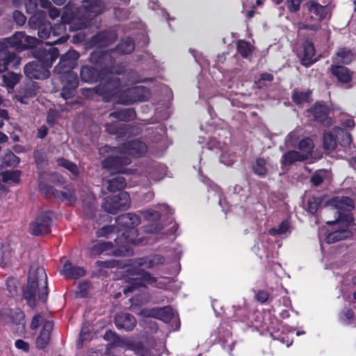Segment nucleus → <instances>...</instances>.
Here are the masks:
<instances>
[{
	"label": "nucleus",
	"instance_id": "1",
	"mask_svg": "<svg viewBox=\"0 0 356 356\" xmlns=\"http://www.w3.org/2000/svg\"><path fill=\"white\" fill-rule=\"evenodd\" d=\"M97 63L100 65L105 66L101 68L105 76L102 77L100 83L94 88V90L102 96L106 102L115 99L119 102L124 86L121 85L119 78L116 77L114 74L122 73V67L114 65L115 60L110 53L103 54Z\"/></svg>",
	"mask_w": 356,
	"mask_h": 356
},
{
	"label": "nucleus",
	"instance_id": "2",
	"mask_svg": "<svg viewBox=\"0 0 356 356\" xmlns=\"http://www.w3.org/2000/svg\"><path fill=\"white\" fill-rule=\"evenodd\" d=\"M79 57L75 50H70L60 58L59 63L54 67V72L60 75L63 88L60 95L65 99H70L75 95L78 86L77 74L72 72Z\"/></svg>",
	"mask_w": 356,
	"mask_h": 356
},
{
	"label": "nucleus",
	"instance_id": "3",
	"mask_svg": "<svg viewBox=\"0 0 356 356\" xmlns=\"http://www.w3.org/2000/svg\"><path fill=\"white\" fill-rule=\"evenodd\" d=\"M23 296L28 305L34 308L37 300L45 302L48 296L47 277L42 267L35 265L31 266L28 283L23 289Z\"/></svg>",
	"mask_w": 356,
	"mask_h": 356
},
{
	"label": "nucleus",
	"instance_id": "4",
	"mask_svg": "<svg viewBox=\"0 0 356 356\" xmlns=\"http://www.w3.org/2000/svg\"><path fill=\"white\" fill-rule=\"evenodd\" d=\"M82 8L84 10L83 18L73 19L70 26L74 30H80L91 26L95 17L102 13L104 3L102 0H83Z\"/></svg>",
	"mask_w": 356,
	"mask_h": 356
},
{
	"label": "nucleus",
	"instance_id": "5",
	"mask_svg": "<svg viewBox=\"0 0 356 356\" xmlns=\"http://www.w3.org/2000/svg\"><path fill=\"white\" fill-rule=\"evenodd\" d=\"M330 206L333 209H336L337 218L334 220L337 224L345 222L346 225H350L353 222V218L350 211L354 209L353 200L346 196H336L325 203Z\"/></svg>",
	"mask_w": 356,
	"mask_h": 356
},
{
	"label": "nucleus",
	"instance_id": "6",
	"mask_svg": "<svg viewBox=\"0 0 356 356\" xmlns=\"http://www.w3.org/2000/svg\"><path fill=\"white\" fill-rule=\"evenodd\" d=\"M147 151L145 143L140 140H133L123 145L122 147H110L105 145L100 148V154H108V156H115L119 154L134 156V154H145Z\"/></svg>",
	"mask_w": 356,
	"mask_h": 356
},
{
	"label": "nucleus",
	"instance_id": "7",
	"mask_svg": "<svg viewBox=\"0 0 356 356\" xmlns=\"http://www.w3.org/2000/svg\"><path fill=\"white\" fill-rule=\"evenodd\" d=\"M130 207L131 198L129 194L126 191L105 197L102 204V207L106 212L113 215L118 212L126 211Z\"/></svg>",
	"mask_w": 356,
	"mask_h": 356
},
{
	"label": "nucleus",
	"instance_id": "8",
	"mask_svg": "<svg viewBox=\"0 0 356 356\" xmlns=\"http://www.w3.org/2000/svg\"><path fill=\"white\" fill-rule=\"evenodd\" d=\"M52 216L49 211L40 212L29 224V233L36 236L49 234L52 225Z\"/></svg>",
	"mask_w": 356,
	"mask_h": 356
},
{
	"label": "nucleus",
	"instance_id": "9",
	"mask_svg": "<svg viewBox=\"0 0 356 356\" xmlns=\"http://www.w3.org/2000/svg\"><path fill=\"white\" fill-rule=\"evenodd\" d=\"M150 97L149 89L143 86L132 88H123L122 94L119 98V103L122 104H131L137 101H146Z\"/></svg>",
	"mask_w": 356,
	"mask_h": 356
},
{
	"label": "nucleus",
	"instance_id": "10",
	"mask_svg": "<svg viewBox=\"0 0 356 356\" xmlns=\"http://www.w3.org/2000/svg\"><path fill=\"white\" fill-rule=\"evenodd\" d=\"M136 277L132 279L128 286L124 289V294L140 288H145L146 284H153L156 281V278L152 277L149 273L141 269L136 270Z\"/></svg>",
	"mask_w": 356,
	"mask_h": 356
},
{
	"label": "nucleus",
	"instance_id": "11",
	"mask_svg": "<svg viewBox=\"0 0 356 356\" xmlns=\"http://www.w3.org/2000/svg\"><path fill=\"white\" fill-rule=\"evenodd\" d=\"M131 162L130 157H107L102 161V167L111 175L122 174L127 172L126 166Z\"/></svg>",
	"mask_w": 356,
	"mask_h": 356
},
{
	"label": "nucleus",
	"instance_id": "12",
	"mask_svg": "<svg viewBox=\"0 0 356 356\" xmlns=\"http://www.w3.org/2000/svg\"><path fill=\"white\" fill-rule=\"evenodd\" d=\"M327 224L334 225L336 227L334 231L327 235L325 241L327 243H333L344 240L352 236V232L348 229L350 225H346L345 222L337 224L334 220L327 221Z\"/></svg>",
	"mask_w": 356,
	"mask_h": 356
},
{
	"label": "nucleus",
	"instance_id": "13",
	"mask_svg": "<svg viewBox=\"0 0 356 356\" xmlns=\"http://www.w3.org/2000/svg\"><path fill=\"white\" fill-rule=\"evenodd\" d=\"M104 53H108V51L106 52H93L91 54L90 59L92 61L95 62L97 65H99V69H94L92 67L88 66H83L81 67L80 71V76L81 79L84 82L87 83H93L97 80L98 78V70L100 71L101 73L104 74L102 71L101 70V68L103 67H105L104 65H100L99 63H97V60H99V57Z\"/></svg>",
	"mask_w": 356,
	"mask_h": 356
},
{
	"label": "nucleus",
	"instance_id": "14",
	"mask_svg": "<svg viewBox=\"0 0 356 356\" xmlns=\"http://www.w3.org/2000/svg\"><path fill=\"white\" fill-rule=\"evenodd\" d=\"M24 72L29 79H42L47 76L44 65L40 60L27 63L24 67Z\"/></svg>",
	"mask_w": 356,
	"mask_h": 356
},
{
	"label": "nucleus",
	"instance_id": "15",
	"mask_svg": "<svg viewBox=\"0 0 356 356\" xmlns=\"http://www.w3.org/2000/svg\"><path fill=\"white\" fill-rule=\"evenodd\" d=\"M62 22L58 24H55L54 28L52 29V37L55 38L60 35L56 40H51L47 42V44L54 45L58 43H64L68 39V36L65 35V24H70L71 22V18L66 17L65 15H62L61 17Z\"/></svg>",
	"mask_w": 356,
	"mask_h": 356
},
{
	"label": "nucleus",
	"instance_id": "16",
	"mask_svg": "<svg viewBox=\"0 0 356 356\" xmlns=\"http://www.w3.org/2000/svg\"><path fill=\"white\" fill-rule=\"evenodd\" d=\"M161 213L159 211L147 210L145 212V217L149 223L144 227V232L148 234H156L162 230L163 226L159 222Z\"/></svg>",
	"mask_w": 356,
	"mask_h": 356
},
{
	"label": "nucleus",
	"instance_id": "17",
	"mask_svg": "<svg viewBox=\"0 0 356 356\" xmlns=\"http://www.w3.org/2000/svg\"><path fill=\"white\" fill-rule=\"evenodd\" d=\"M90 252L92 255H97L104 252L117 257L125 255L123 250L114 249L113 243L110 241H101L95 243L91 247Z\"/></svg>",
	"mask_w": 356,
	"mask_h": 356
},
{
	"label": "nucleus",
	"instance_id": "18",
	"mask_svg": "<svg viewBox=\"0 0 356 356\" xmlns=\"http://www.w3.org/2000/svg\"><path fill=\"white\" fill-rule=\"evenodd\" d=\"M115 323L118 329L131 331L135 327L136 320L129 313H118L115 316Z\"/></svg>",
	"mask_w": 356,
	"mask_h": 356
},
{
	"label": "nucleus",
	"instance_id": "19",
	"mask_svg": "<svg viewBox=\"0 0 356 356\" xmlns=\"http://www.w3.org/2000/svg\"><path fill=\"white\" fill-rule=\"evenodd\" d=\"M21 58L13 52L7 49L0 51V72H4L8 66L17 67L20 63Z\"/></svg>",
	"mask_w": 356,
	"mask_h": 356
},
{
	"label": "nucleus",
	"instance_id": "20",
	"mask_svg": "<svg viewBox=\"0 0 356 356\" xmlns=\"http://www.w3.org/2000/svg\"><path fill=\"white\" fill-rule=\"evenodd\" d=\"M115 222L120 227L126 229H132L140 225V218L136 213H127L116 217Z\"/></svg>",
	"mask_w": 356,
	"mask_h": 356
},
{
	"label": "nucleus",
	"instance_id": "21",
	"mask_svg": "<svg viewBox=\"0 0 356 356\" xmlns=\"http://www.w3.org/2000/svg\"><path fill=\"white\" fill-rule=\"evenodd\" d=\"M308 10L310 14V19L317 21V23L326 18L330 13L327 6H322L314 1L310 2Z\"/></svg>",
	"mask_w": 356,
	"mask_h": 356
},
{
	"label": "nucleus",
	"instance_id": "22",
	"mask_svg": "<svg viewBox=\"0 0 356 356\" xmlns=\"http://www.w3.org/2000/svg\"><path fill=\"white\" fill-rule=\"evenodd\" d=\"M315 48L312 42L306 41L302 47V51L298 54L302 64L305 66H309L315 63L317 59L314 58Z\"/></svg>",
	"mask_w": 356,
	"mask_h": 356
},
{
	"label": "nucleus",
	"instance_id": "23",
	"mask_svg": "<svg viewBox=\"0 0 356 356\" xmlns=\"http://www.w3.org/2000/svg\"><path fill=\"white\" fill-rule=\"evenodd\" d=\"M103 187H105L108 192L114 193L124 189L127 186V181L124 177L118 175L102 181Z\"/></svg>",
	"mask_w": 356,
	"mask_h": 356
},
{
	"label": "nucleus",
	"instance_id": "24",
	"mask_svg": "<svg viewBox=\"0 0 356 356\" xmlns=\"http://www.w3.org/2000/svg\"><path fill=\"white\" fill-rule=\"evenodd\" d=\"M116 38L117 33L115 31H102L93 37L92 42L99 47H106L113 42Z\"/></svg>",
	"mask_w": 356,
	"mask_h": 356
},
{
	"label": "nucleus",
	"instance_id": "25",
	"mask_svg": "<svg viewBox=\"0 0 356 356\" xmlns=\"http://www.w3.org/2000/svg\"><path fill=\"white\" fill-rule=\"evenodd\" d=\"M311 112L316 121L325 125L331 123L330 118L327 117L329 110L326 106L316 104L311 108Z\"/></svg>",
	"mask_w": 356,
	"mask_h": 356
},
{
	"label": "nucleus",
	"instance_id": "26",
	"mask_svg": "<svg viewBox=\"0 0 356 356\" xmlns=\"http://www.w3.org/2000/svg\"><path fill=\"white\" fill-rule=\"evenodd\" d=\"M53 323L51 321H46L43 325L39 336L36 339V347L39 349L44 348L49 342L50 334L53 330Z\"/></svg>",
	"mask_w": 356,
	"mask_h": 356
},
{
	"label": "nucleus",
	"instance_id": "27",
	"mask_svg": "<svg viewBox=\"0 0 356 356\" xmlns=\"http://www.w3.org/2000/svg\"><path fill=\"white\" fill-rule=\"evenodd\" d=\"M165 261L163 256L160 254L150 255L136 259L135 264L138 266H144L147 268H152L154 266L162 264Z\"/></svg>",
	"mask_w": 356,
	"mask_h": 356
},
{
	"label": "nucleus",
	"instance_id": "28",
	"mask_svg": "<svg viewBox=\"0 0 356 356\" xmlns=\"http://www.w3.org/2000/svg\"><path fill=\"white\" fill-rule=\"evenodd\" d=\"M330 72L342 83H348L352 80L351 72L344 66L332 65Z\"/></svg>",
	"mask_w": 356,
	"mask_h": 356
},
{
	"label": "nucleus",
	"instance_id": "29",
	"mask_svg": "<svg viewBox=\"0 0 356 356\" xmlns=\"http://www.w3.org/2000/svg\"><path fill=\"white\" fill-rule=\"evenodd\" d=\"M132 350L137 356H160V352L156 347L136 343L132 345Z\"/></svg>",
	"mask_w": 356,
	"mask_h": 356
},
{
	"label": "nucleus",
	"instance_id": "30",
	"mask_svg": "<svg viewBox=\"0 0 356 356\" xmlns=\"http://www.w3.org/2000/svg\"><path fill=\"white\" fill-rule=\"evenodd\" d=\"M63 273L67 278L78 279L85 275L83 268L75 266L70 262L64 264Z\"/></svg>",
	"mask_w": 356,
	"mask_h": 356
},
{
	"label": "nucleus",
	"instance_id": "31",
	"mask_svg": "<svg viewBox=\"0 0 356 356\" xmlns=\"http://www.w3.org/2000/svg\"><path fill=\"white\" fill-rule=\"evenodd\" d=\"M354 55L350 49L341 48L333 57V62L336 63L349 64L353 60Z\"/></svg>",
	"mask_w": 356,
	"mask_h": 356
},
{
	"label": "nucleus",
	"instance_id": "32",
	"mask_svg": "<svg viewBox=\"0 0 356 356\" xmlns=\"http://www.w3.org/2000/svg\"><path fill=\"white\" fill-rule=\"evenodd\" d=\"M136 112L133 108H127L122 111L111 113L110 118H116L120 121H131L135 119Z\"/></svg>",
	"mask_w": 356,
	"mask_h": 356
},
{
	"label": "nucleus",
	"instance_id": "33",
	"mask_svg": "<svg viewBox=\"0 0 356 356\" xmlns=\"http://www.w3.org/2000/svg\"><path fill=\"white\" fill-rule=\"evenodd\" d=\"M24 41V33L17 32L6 39V44L15 49L23 50V42Z\"/></svg>",
	"mask_w": 356,
	"mask_h": 356
},
{
	"label": "nucleus",
	"instance_id": "34",
	"mask_svg": "<svg viewBox=\"0 0 356 356\" xmlns=\"http://www.w3.org/2000/svg\"><path fill=\"white\" fill-rule=\"evenodd\" d=\"M336 136L333 132L325 131L323 134V148L326 154L332 152L337 147Z\"/></svg>",
	"mask_w": 356,
	"mask_h": 356
},
{
	"label": "nucleus",
	"instance_id": "35",
	"mask_svg": "<svg viewBox=\"0 0 356 356\" xmlns=\"http://www.w3.org/2000/svg\"><path fill=\"white\" fill-rule=\"evenodd\" d=\"M333 132L341 145L346 146L351 143V136L346 130L339 127H334Z\"/></svg>",
	"mask_w": 356,
	"mask_h": 356
},
{
	"label": "nucleus",
	"instance_id": "36",
	"mask_svg": "<svg viewBox=\"0 0 356 356\" xmlns=\"http://www.w3.org/2000/svg\"><path fill=\"white\" fill-rule=\"evenodd\" d=\"M314 144L312 140L309 138H305L301 140L298 144V149L301 156H307L314 152Z\"/></svg>",
	"mask_w": 356,
	"mask_h": 356
},
{
	"label": "nucleus",
	"instance_id": "37",
	"mask_svg": "<svg viewBox=\"0 0 356 356\" xmlns=\"http://www.w3.org/2000/svg\"><path fill=\"white\" fill-rule=\"evenodd\" d=\"M254 172L261 177L265 176L268 172V165L265 159L257 157L255 162L252 164Z\"/></svg>",
	"mask_w": 356,
	"mask_h": 356
},
{
	"label": "nucleus",
	"instance_id": "38",
	"mask_svg": "<svg viewBox=\"0 0 356 356\" xmlns=\"http://www.w3.org/2000/svg\"><path fill=\"white\" fill-rule=\"evenodd\" d=\"M56 198L62 200H66L70 204H73L76 201L74 191L70 186L65 187L64 191H58Z\"/></svg>",
	"mask_w": 356,
	"mask_h": 356
},
{
	"label": "nucleus",
	"instance_id": "39",
	"mask_svg": "<svg viewBox=\"0 0 356 356\" xmlns=\"http://www.w3.org/2000/svg\"><path fill=\"white\" fill-rule=\"evenodd\" d=\"M135 48V44L131 38H126L121 40L117 47V51L122 54H130Z\"/></svg>",
	"mask_w": 356,
	"mask_h": 356
},
{
	"label": "nucleus",
	"instance_id": "40",
	"mask_svg": "<svg viewBox=\"0 0 356 356\" xmlns=\"http://www.w3.org/2000/svg\"><path fill=\"white\" fill-rule=\"evenodd\" d=\"M173 316L172 309L170 307L156 308L155 318L164 322H168Z\"/></svg>",
	"mask_w": 356,
	"mask_h": 356
},
{
	"label": "nucleus",
	"instance_id": "41",
	"mask_svg": "<svg viewBox=\"0 0 356 356\" xmlns=\"http://www.w3.org/2000/svg\"><path fill=\"white\" fill-rule=\"evenodd\" d=\"M0 177L1 181L5 183L8 181L18 183L19 181L20 172L18 170H4V172H0Z\"/></svg>",
	"mask_w": 356,
	"mask_h": 356
},
{
	"label": "nucleus",
	"instance_id": "42",
	"mask_svg": "<svg viewBox=\"0 0 356 356\" xmlns=\"http://www.w3.org/2000/svg\"><path fill=\"white\" fill-rule=\"evenodd\" d=\"M323 200L324 197L322 196L309 197L307 204V211L312 214L316 213L323 202Z\"/></svg>",
	"mask_w": 356,
	"mask_h": 356
},
{
	"label": "nucleus",
	"instance_id": "43",
	"mask_svg": "<svg viewBox=\"0 0 356 356\" xmlns=\"http://www.w3.org/2000/svg\"><path fill=\"white\" fill-rule=\"evenodd\" d=\"M38 37L41 39H51L52 27L50 22H44L38 26Z\"/></svg>",
	"mask_w": 356,
	"mask_h": 356
},
{
	"label": "nucleus",
	"instance_id": "44",
	"mask_svg": "<svg viewBox=\"0 0 356 356\" xmlns=\"http://www.w3.org/2000/svg\"><path fill=\"white\" fill-rule=\"evenodd\" d=\"M57 164L61 167L65 168L75 176L79 174V169L76 164L68 161L64 157H60L57 159Z\"/></svg>",
	"mask_w": 356,
	"mask_h": 356
},
{
	"label": "nucleus",
	"instance_id": "45",
	"mask_svg": "<svg viewBox=\"0 0 356 356\" xmlns=\"http://www.w3.org/2000/svg\"><path fill=\"white\" fill-rule=\"evenodd\" d=\"M237 50L244 58H248L252 54V47L250 44L243 40L238 41Z\"/></svg>",
	"mask_w": 356,
	"mask_h": 356
},
{
	"label": "nucleus",
	"instance_id": "46",
	"mask_svg": "<svg viewBox=\"0 0 356 356\" xmlns=\"http://www.w3.org/2000/svg\"><path fill=\"white\" fill-rule=\"evenodd\" d=\"M40 190L47 198L56 197L58 191L44 183L40 184Z\"/></svg>",
	"mask_w": 356,
	"mask_h": 356
},
{
	"label": "nucleus",
	"instance_id": "47",
	"mask_svg": "<svg viewBox=\"0 0 356 356\" xmlns=\"http://www.w3.org/2000/svg\"><path fill=\"white\" fill-rule=\"evenodd\" d=\"M19 79L20 76L14 72H8L3 75V81L10 88H13L19 82Z\"/></svg>",
	"mask_w": 356,
	"mask_h": 356
},
{
	"label": "nucleus",
	"instance_id": "48",
	"mask_svg": "<svg viewBox=\"0 0 356 356\" xmlns=\"http://www.w3.org/2000/svg\"><path fill=\"white\" fill-rule=\"evenodd\" d=\"M300 135L297 130H294L290 132L285 138V143L287 147H294L297 145V142L299 140Z\"/></svg>",
	"mask_w": 356,
	"mask_h": 356
},
{
	"label": "nucleus",
	"instance_id": "49",
	"mask_svg": "<svg viewBox=\"0 0 356 356\" xmlns=\"http://www.w3.org/2000/svg\"><path fill=\"white\" fill-rule=\"evenodd\" d=\"M289 225L286 221L282 222L277 228H271L269 229V234L270 235H280L286 233L289 230Z\"/></svg>",
	"mask_w": 356,
	"mask_h": 356
},
{
	"label": "nucleus",
	"instance_id": "50",
	"mask_svg": "<svg viewBox=\"0 0 356 356\" xmlns=\"http://www.w3.org/2000/svg\"><path fill=\"white\" fill-rule=\"evenodd\" d=\"M309 94L304 92H295L292 95V99L298 104H302L308 101Z\"/></svg>",
	"mask_w": 356,
	"mask_h": 356
},
{
	"label": "nucleus",
	"instance_id": "51",
	"mask_svg": "<svg viewBox=\"0 0 356 356\" xmlns=\"http://www.w3.org/2000/svg\"><path fill=\"white\" fill-rule=\"evenodd\" d=\"M117 228L115 225H106L99 229L96 234L99 237H107L108 234L115 232Z\"/></svg>",
	"mask_w": 356,
	"mask_h": 356
},
{
	"label": "nucleus",
	"instance_id": "52",
	"mask_svg": "<svg viewBox=\"0 0 356 356\" xmlns=\"http://www.w3.org/2000/svg\"><path fill=\"white\" fill-rule=\"evenodd\" d=\"M6 289L8 295L15 296L17 293V282L13 278H9L6 280Z\"/></svg>",
	"mask_w": 356,
	"mask_h": 356
},
{
	"label": "nucleus",
	"instance_id": "53",
	"mask_svg": "<svg viewBox=\"0 0 356 356\" xmlns=\"http://www.w3.org/2000/svg\"><path fill=\"white\" fill-rule=\"evenodd\" d=\"M104 339L106 341H110L114 345H119L121 339L116 334L111 330H108L104 335Z\"/></svg>",
	"mask_w": 356,
	"mask_h": 356
},
{
	"label": "nucleus",
	"instance_id": "54",
	"mask_svg": "<svg viewBox=\"0 0 356 356\" xmlns=\"http://www.w3.org/2000/svg\"><path fill=\"white\" fill-rule=\"evenodd\" d=\"M24 42H23V50L29 48H33L38 44V39L35 37L26 35L24 34Z\"/></svg>",
	"mask_w": 356,
	"mask_h": 356
},
{
	"label": "nucleus",
	"instance_id": "55",
	"mask_svg": "<svg viewBox=\"0 0 356 356\" xmlns=\"http://www.w3.org/2000/svg\"><path fill=\"white\" fill-rule=\"evenodd\" d=\"M308 157H283L282 160V165L283 168H286L287 166L291 165L296 161H302Z\"/></svg>",
	"mask_w": 356,
	"mask_h": 356
},
{
	"label": "nucleus",
	"instance_id": "56",
	"mask_svg": "<svg viewBox=\"0 0 356 356\" xmlns=\"http://www.w3.org/2000/svg\"><path fill=\"white\" fill-rule=\"evenodd\" d=\"M296 26H297L298 29H300V30L308 29V30H312V31H317L321 29V25L319 23L308 24L305 22H298V23H297Z\"/></svg>",
	"mask_w": 356,
	"mask_h": 356
},
{
	"label": "nucleus",
	"instance_id": "57",
	"mask_svg": "<svg viewBox=\"0 0 356 356\" xmlns=\"http://www.w3.org/2000/svg\"><path fill=\"white\" fill-rule=\"evenodd\" d=\"M303 0H286V4L291 12L295 13L300 9V5Z\"/></svg>",
	"mask_w": 356,
	"mask_h": 356
},
{
	"label": "nucleus",
	"instance_id": "58",
	"mask_svg": "<svg viewBox=\"0 0 356 356\" xmlns=\"http://www.w3.org/2000/svg\"><path fill=\"white\" fill-rule=\"evenodd\" d=\"M13 17L16 24L19 26H22L26 22V17L19 10H15Z\"/></svg>",
	"mask_w": 356,
	"mask_h": 356
},
{
	"label": "nucleus",
	"instance_id": "59",
	"mask_svg": "<svg viewBox=\"0 0 356 356\" xmlns=\"http://www.w3.org/2000/svg\"><path fill=\"white\" fill-rule=\"evenodd\" d=\"M49 181L58 185H63L65 182V178L56 172L50 174Z\"/></svg>",
	"mask_w": 356,
	"mask_h": 356
},
{
	"label": "nucleus",
	"instance_id": "60",
	"mask_svg": "<svg viewBox=\"0 0 356 356\" xmlns=\"http://www.w3.org/2000/svg\"><path fill=\"white\" fill-rule=\"evenodd\" d=\"M58 51L56 48H51L49 51L46 54L45 57L47 61L49 60L50 64H52V63L58 58Z\"/></svg>",
	"mask_w": 356,
	"mask_h": 356
},
{
	"label": "nucleus",
	"instance_id": "61",
	"mask_svg": "<svg viewBox=\"0 0 356 356\" xmlns=\"http://www.w3.org/2000/svg\"><path fill=\"white\" fill-rule=\"evenodd\" d=\"M9 256V252L0 251V266L4 267L10 262Z\"/></svg>",
	"mask_w": 356,
	"mask_h": 356
},
{
	"label": "nucleus",
	"instance_id": "62",
	"mask_svg": "<svg viewBox=\"0 0 356 356\" xmlns=\"http://www.w3.org/2000/svg\"><path fill=\"white\" fill-rule=\"evenodd\" d=\"M274 79V76L272 74L270 73H262L261 74L260 79L258 81V84L259 86H262L264 85V81H272Z\"/></svg>",
	"mask_w": 356,
	"mask_h": 356
},
{
	"label": "nucleus",
	"instance_id": "63",
	"mask_svg": "<svg viewBox=\"0 0 356 356\" xmlns=\"http://www.w3.org/2000/svg\"><path fill=\"white\" fill-rule=\"evenodd\" d=\"M42 321V317L40 314H36L33 317L31 323V328L32 330H36L41 322Z\"/></svg>",
	"mask_w": 356,
	"mask_h": 356
},
{
	"label": "nucleus",
	"instance_id": "64",
	"mask_svg": "<svg viewBox=\"0 0 356 356\" xmlns=\"http://www.w3.org/2000/svg\"><path fill=\"white\" fill-rule=\"evenodd\" d=\"M15 346L17 348L28 352L29 350V344L22 339H17L15 341Z\"/></svg>",
	"mask_w": 356,
	"mask_h": 356
}]
</instances>
